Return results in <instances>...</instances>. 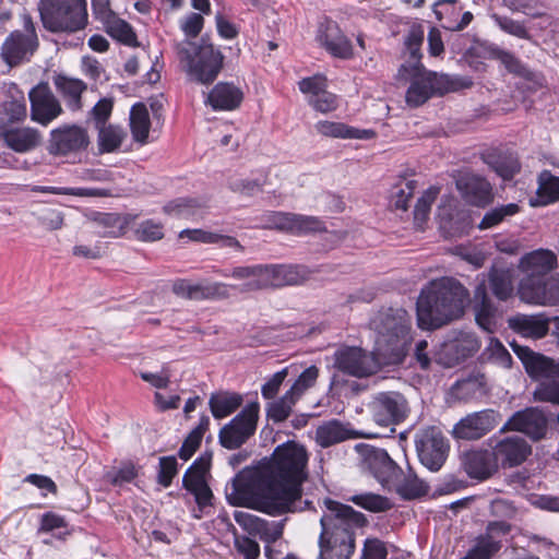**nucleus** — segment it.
<instances>
[{
	"instance_id": "1",
	"label": "nucleus",
	"mask_w": 559,
	"mask_h": 559,
	"mask_svg": "<svg viewBox=\"0 0 559 559\" xmlns=\"http://www.w3.org/2000/svg\"><path fill=\"white\" fill-rule=\"evenodd\" d=\"M308 452L297 442L288 441L274 450L269 460L260 462L250 479H235L227 492L229 503L245 506L271 516L300 512L310 501L302 499V483L308 477Z\"/></svg>"
},
{
	"instance_id": "2",
	"label": "nucleus",
	"mask_w": 559,
	"mask_h": 559,
	"mask_svg": "<svg viewBox=\"0 0 559 559\" xmlns=\"http://www.w3.org/2000/svg\"><path fill=\"white\" fill-rule=\"evenodd\" d=\"M374 332V352L368 353L357 346H341L333 354V367L355 378H365L376 373L380 361L376 355L385 359L401 358L411 345V317L401 308L382 309L370 320Z\"/></svg>"
},
{
	"instance_id": "3",
	"label": "nucleus",
	"mask_w": 559,
	"mask_h": 559,
	"mask_svg": "<svg viewBox=\"0 0 559 559\" xmlns=\"http://www.w3.org/2000/svg\"><path fill=\"white\" fill-rule=\"evenodd\" d=\"M323 503L317 559H349L356 548L355 531L364 527L367 519L348 504L332 499Z\"/></svg>"
},
{
	"instance_id": "4",
	"label": "nucleus",
	"mask_w": 559,
	"mask_h": 559,
	"mask_svg": "<svg viewBox=\"0 0 559 559\" xmlns=\"http://www.w3.org/2000/svg\"><path fill=\"white\" fill-rule=\"evenodd\" d=\"M468 298V290L453 277L431 281L416 304L419 326L431 330L460 318Z\"/></svg>"
},
{
	"instance_id": "5",
	"label": "nucleus",
	"mask_w": 559,
	"mask_h": 559,
	"mask_svg": "<svg viewBox=\"0 0 559 559\" xmlns=\"http://www.w3.org/2000/svg\"><path fill=\"white\" fill-rule=\"evenodd\" d=\"M174 48L187 74L198 83H212L223 68L224 55L209 37L176 41Z\"/></svg>"
},
{
	"instance_id": "6",
	"label": "nucleus",
	"mask_w": 559,
	"mask_h": 559,
	"mask_svg": "<svg viewBox=\"0 0 559 559\" xmlns=\"http://www.w3.org/2000/svg\"><path fill=\"white\" fill-rule=\"evenodd\" d=\"M40 16L52 33H76L88 24L86 0H41Z\"/></svg>"
},
{
	"instance_id": "7",
	"label": "nucleus",
	"mask_w": 559,
	"mask_h": 559,
	"mask_svg": "<svg viewBox=\"0 0 559 559\" xmlns=\"http://www.w3.org/2000/svg\"><path fill=\"white\" fill-rule=\"evenodd\" d=\"M222 275L242 281L243 283L239 287L241 292L294 285L299 281L296 267L287 265L238 266L230 274L224 272Z\"/></svg>"
},
{
	"instance_id": "8",
	"label": "nucleus",
	"mask_w": 559,
	"mask_h": 559,
	"mask_svg": "<svg viewBox=\"0 0 559 559\" xmlns=\"http://www.w3.org/2000/svg\"><path fill=\"white\" fill-rule=\"evenodd\" d=\"M90 135L86 128L75 123H64L50 131L47 151L57 157H75L86 151Z\"/></svg>"
},
{
	"instance_id": "9",
	"label": "nucleus",
	"mask_w": 559,
	"mask_h": 559,
	"mask_svg": "<svg viewBox=\"0 0 559 559\" xmlns=\"http://www.w3.org/2000/svg\"><path fill=\"white\" fill-rule=\"evenodd\" d=\"M38 47V38L29 19L24 31H13L1 45L0 57L9 68L28 62Z\"/></svg>"
},
{
	"instance_id": "10",
	"label": "nucleus",
	"mask_w": 559,
	"mask_h": 559,
	"mask_svg": "<svg viewBox=\"0 0 559 559\" xmlns=\"http://www.w3.org/2000/svg\"><path fill=\"white\" fill-rule=\"evenodd\" d=\"M259 411L260 406L257 402L248 404L221 429L218 433L221 444L229 450L241 447L255 432Z\"/></svg>"
},
{
	"instance_id": "11",
	"label": "nucleus",
	"mask_w": 559,
	"mask_h": 559,
	"mask_svg": "<svg viewBox=\"0 0 559 559\" xmlns=\"http://www.w3.org/2000/svg\"><path fill=\"white\" fill-rule=\"evenodd\" d=\"M369 411L376 424L388 427L403 423L409 414V405L399 392H379L372 396Z\"/></svg>"
},
{
	"instance_id": "12",
	"label": "nucleus",
	"mask_w": 559,
	"mask_h": 559,
	"mask_svg": "<svg viewBox=\"0 0 559 559\" xmlns=\"http://www.w3.org/2000/svg\"><path fill=\"white\" fill-rule=\"evenodd\" d=\"M418 457L424 466L437 472L444 464L449 444L442 432L436 427L420 429L415 435Z\"/></svg>"
},
{
	"instance_id": "13",
	"label": "nucleus",
	"mask_w": 559,
	"mask_h": 559,
	"mask_svg": "<svg viewBox=\"0 0 559 559\" xmlns=\"http://www.w3.org/2000/svg\"><path fill=\"white\" fill-rule=\"evenodd\" d=\"M496 464L502 468H513L524 463L532 454L531 444L520 436H492L488 440Z\"/></svg>"
},
{
	"instance_id": "14",
	"label": "nucleus",
	"mask_w": 559,
	"mask_h": 559,
	"mask_svg": "<svg viewBox=\"0 0 559 559\" xmlns=\"http://www.w3.org/2000/svg\"><path fill=\"white\" fill-rule=\"evenodd\" d=\"M518 294L522 301L543 307L559 305V274L540 278L528 284H519Z\"/></svg>"
},
{
	"instance_id": "15",
	"label": "nucleus",
	"mask_w": 559,
	"mask_h": 559,
	"mask_svg": "<svg viewBox=\"0 0 559 559\" xmlns=\"http://www.w3.org/2000/svg\"><path fill=\"white\" fill-rule=\"evenodd\" d=\"M500 421V415L493 409H484L468 414L453 428L457 439L477 440L493 430Z\"/></svg>"
},
{
	"instance_id": "16",
	"label": "nucleus",
	"mask_w": 559,
	"mask_h": 559,
	"mask_svg": "<svg viewBox=\"0 0 559 559\" xmlns=\"http://www.w3.org/2000/svg\"><path fill=\"white\" fill-rule=\"evenodd\" d=\"M558 259L549 249H536L524 254L519 261V270L523 274L519 284H528L547 277L557 267Z\"/></svg>"
},
{
	"instance_id": "17",
	"label": "nucleus",
	"mask_w": 559,
	"mask_h": 559,
	"mask_svg": "<svg viewBox=\"0 0 559 559\" xmlns=\"http://www.w3.org/2000/svg\"><path fill=\"white\" fill-rule=\"evenodd\" d=\"M210 464L211 456H201L186 471L182 479L183 487L194 496L200 511L212 504L213 493L205 479Z\"/></svg>"
},
{
	"instance_id": "18",
	"label": "nucleus",
	"mask_w": 559,
	"mask_h": 559,
	"mask_svg": "<svg viewBox=\"0 0 559 559\" xmlns=\"http://www.w3.org/2000/svg\"><path fill=\"white\" fill-rule=\"evenodd\" d=\"M0 141L16 153H27L39 146L41 134L35 128L11 123L0 118Z\"/></svg>"
},
{
	"instance_id": "19",
	"label": "nucleus",
	"mask_w": 559,
	"mask_h": 559,
	"mask_svg": "<svg viewBox=\"0 0 559 559\" xmlns=\"http://www.w3.org/2000/svg\"><path fill=\"white\" fill-rule=\"evenodd\" d=\"M229 286L218 282H192L180 278L173 283V293L189 300L223 299L229 297Z\"/></svg>"
},
{
	"instance_id": "20",
	"label": "nucleus",
	"mask_w": 559,
	"mask_h": 559,
	"mask_svg": "<svg viewBox=\"0 0 559 559\" xmlns=\"http://www.w3.org/2000/svg\"><path fill=\"white\" fill-rule=\"evenodd\" d=\"M519 431L537 441L545 437L547 419L545 414L537 407H527L514 413L502 426L500 432Z\"/></svg>"
},
{
	"instance_id": "21",
	"label": "nucleus",
	"mask_w": 559,
	"mask_h": 559,
	"mask_svg": "<svg viewBox=\"0 0 559 559\" xmlns=\"http://www.w3.org/2000/svg\"><path fill=\"white\" fill-rule=\"evenodd\" d=\"M316 39L334 58L350 59L354 55L350 39L333 21H325L319 25Z\"/></svg>"
},
{
	"instance_id": "22",
	"label": "nucleus",
	"mask_w": 559,
	"mask_h": 559,
	"mask_svg": "<svg viewBox=\"0 0 559 559\" xmlns=\"http://www.w3.org/2000/svg\"><path fill=\"white\" fill-rule=\"evenodd\" d=\"M32 120L47 126L61 115L59 100L46 87H35L29 92Z\"/></svg>"
},
{
	"instance_id": "23",
	"label": "nucleus",
	"mask_w": 559,
	"mask_h": 559,
	"mask_svg": "<svg viewBox=\"0 0 559 559\" xmlns=\"http://www.w3.org/2000/svg\"><path fill=\"white\" fill-rule=\"evenodd\" d=\"M235 521L250 535L258 536L266 543H274L283 535V522L266 521L248 512L238 511Z\"/></svg>"
},
{
	"instance_id": "24",
	"label": "nucleus",
	"mask_w": 559,
	"mask_h": 559,
	"mask_svg": "<svg viewBox=\"0 0 559 559\" xmlns=\"http://www.w3.org/2000/svg\"><path fill=\"white\" fill-rule=\"evenodd\" d=\"M515 352L522 360L526 372L535 380H549L559 378V364L527 347H518Z\"/></svg>"
},
{
	"instance_id": "25",
	"label": "nucleus",
	"mask_w": 559,
	"mask_h": 559,
	"mask_svg": "<svg viewBox=\"0 0 559 559\" xmlns=\"http://www.w3.org/2000/svg\"><path fill=\"white\" fill-rule=\"evenodd\" d=\"M365 463L374 478L386 488L401 474V468L383 449H368L365 455Z\"/></svg>"
},
{
	"instance_id": "26",
	"label": "nucleus",
	"mask_w": 559,
	"mask_h": 559,
	"mask_svg": "<svg viewBox=\"0 0 559 559\" xmlns=\"http://www.w3.org/2000/svg\"><path fill=\"white\" fill-rule=\"evenodd\" d=\"M461 465L469 477L478 480L491 477L499 469L491 449H478L463 453Z\"/></svg>"
},
{
	"instance_id": "27",
	"label": "nucleus",
	"mask_w": 559,
	"mask_h": 559,
	"mask_svg": "<svg viewBox=\"0 0 559 559\" xmlns=\"http://www.w3.org/2000/svg\"><path fill=\"white\" fill-rule=\"evenodd\" d=\"M273 217L275 229L293 235L300 236L325 230L324 223L317 216L277 212Z\"/></svg>"
},
{
	"instance_id": "28",
	"label": "nucleus",
	"mask_w": 559,
	"mask_h": 559,
	"mask_svg": "<svg viewBox=\"0 0 559 559\" xmlns=\"http://www.w3.org/2000/svg\"><path fill=\"white\" fill-rule=\"evenodd\" d=\"M456 187L469 203L477 206L487 204L491 199V186L480 176L463 175L457 179Z\"/></svg>"
},
{
	"instance_id": "29",
	"label": "nucleus",
	"mask_w": 559,
	"mask_h": 559,
	"mask_svg": "<svg viewBox=\"0 0 559 559\" xmlns=\"http://www.w3.org/2000/svg\"><path fill=\"white\" fill-rule=\"evenodd\" d=\"M3 90L5 98L1 105L3 114L1 118H4L11 123L23 122L27 117V106L24 93L13 82L5 83L3 85Z\"/></svg>"
},
{
	"instance_id": "30",
	"label": "nucleus",
	"mask_w": 559,
	"mask_h": 559,
	"mask_svg": "<svg viewBox=\"0 0 559 559\" xmlns=\"http://www.w3.org/2000/svg\"><path fill=\"white\" fill-rule=\"evenodd\" d=\"M409 74L412 83L406 92V103L411 107H418L426 103L431 96V92L421 73V67L403 64L399 70V75L406 78Z\"/></svg>"
},
{
	"instance_id": "31",
	"label": "nucleus",
	"mask_w": 559,
	"mask_h": 559,
	"mask_svg": "<svg viewBox=\"0 0 559 559\" xmlns=\"http://www.w3.org/2000/svg\"><path fill=\"white\" fill-rule=\"evenodd\" d=\"M316 131L329 138L370 140L376 133L371 129H358L343 122L320 120L314 124Z\"/></svg>"
},
{
	"instance_id": "32",
	"label": "nucleus",
	"mask_w": 559,
	"mask_h": 559,
	"mask_svg": "<svg viewBox=\"0 0 559 559\" xmlns=\"http://www.w3.org/2000/svg\"><path fill=\"white\" fill-rule=\"evenodd\" d=\"M242 92L230 83H217L207 95V104L214 110H234L242 100Z\"/></svg>"
},
{
	"instance_id": "33",
	"label": "nucleus",
	"mask_w": 559,
	"mask_h": 559,
	"mask_svg": "<svg viewBox=\"0 0 559 559\" xmlns=\"http://www.w3.org/2000/svg\"><path fill=\"white\" fill-rule=\"evenodd\" d=\"M512 330L524 337L542 338L549 330V319L544 314H518L509 320Z\"/></svg>"
},
{
	"instance_id": "34",
	"label": "nucleus",
	"mask_w": 559,
	"mask_h": 559,
	"mask_svg": "<svg viewBox=\"0 0 559 559\" xmlns=\"http://www.w3.org/2000/svg\"><path fill=\"white\" fill-rule=\"evenodd\" d=\"M356 433L340 420L332 419L318 426L316 429V442L321 448H329L333 444L356 438Z\"/></svg>"
},
{
	"instance_id": "35",
	"label": "nucleus",
	"mask_w": 559,
	"mask_h": 559,
	"mask_svg": "<svg viewBox=\"0 0 559 559\" xmlns=\"http://www.w3.org/2000/svg\"><path fill=\"white\" fill-rule=\"evenodd\" d=\"M131 221L130 215L121 216L116 213H97L93 217L98 236L104 238H118L124 235Z\"/></svg>"
},
{
	"instance_id": "36",
	"label": "nucleus",
	"mask_w": 559,
	"mask_h": 559,
	"mask_svg": "<svg viewBox=\"0 0 559 559\" xmlns=\"http://www.w3.org/2000/svg\"><path fill=\"white\" fill-rule=\"evenodd\" d=\"M475 299L477 301L475 311L478 325L485 331L492 333L497 325V310L487 297L484 282L476 287Z\"/></svg>"
},
{
	"instance_id": "37",
	"label": "nucleus",
	"mask_w": 559,
	"mask_h": 559,
	"mask_svg": "<svg viewBox=\"0 0 559 559\" xmlns=\"http://www.w3.org/2000/svg\"><path fill=\"white\" fill-rule=\"evenodd\" d=\"M53 83L69 109L76 111L82 108L81 96L86 90V84L83 81L58 75Z\"/></svg>"
},
{
	"instance_id": "38",
	"label": "nucleus",
	"mask_w": 559,
	"mask_h": 559,
	"mask_svg": "<svg viewBox=\"0 0 559 559\" xmlns=\"http://www.w3.org/2000/svg\"><path fill=\"white\" fill-rule=\"evenodd\" d=\"M421 73L432 95L456 92L471 85L469 81H465L461 78L437 72H426L423 68Z\"/></svg>"
},
{
	"instance_id": "39",
	"label": "nucleus",
	"mask_w": 559,
	"mask_h": 559,
	"mask_svg": "<svg viewBox=\"0 0 559 559\" xmlns=\"http://www.w3.org/2000/svg\"><path fill=\"white\" fill-rule=\"evenodd\" d=\"M511 526L503 521L490 522L486 533L481 535L475 546L483 550L489 558L501 548V537L509 534Z\"/></svg>"
},
{
	"instance_id": "40",
	"label": "nucleus",
	"mask_w": 559,
	"mask_h": 559,
	"mask_svg": "<svg viewBox=\"0 0 559 559\" xmlns=\"http://www.w3.org/2000/svg\"><path fill=\"white\" fill-rule=\"evenodd\" d=\"M97 146L102 154L117 152L127 138V133L120 126L105 124L96 128Z\"/></svg>"
},
{
	"instance_id": "41",
	"label": "nucleus",
	"mask_w": 559,
	"mask_h": 559,
	"mask_svg": "<svg viewBox=\"0 0 559 559\" xmlns=\"http://www.w3.org/2000/svg\"><path fill=\"white\" fill-rule=\"evenodd\" d=\"M209 404L212 415L216 419H222L241 406L242 396L235 392H218L211 395Z\"/></svg>"
},
{
	"instance_id": "42",
	"label": "nucleus",
	"mask_w": 559,
	"mask_h": 559,
	"mask_svg": "<svg viewBox=\"0 0 559 559\" xmlns=\"http://www.w3.org/2000/svg\"><path fill=\"white\" fill-rule=\"evenodd\" d=\"M151 128L150 114L146 106L138 103L130 110V129L133 140L138 143H147Z\"/></svg>"
},
{
	"instance_id": "43",
	"label": "nucleus",
	"mask_w": 559,
	"mask_h": 559,
	"mask_svg": "<svg viewBox=\"0 0 559 559\" xmlns=\"http://www.w3.org/2000/svg\"><path fill=\"white\" fill-rule=\"evenodd\" d=\"M396 491L404 499H416L427 493V486L416 475L408 474L396 476L394 481L388 488Z\"/></svg>"
},
{
	"instance_id": "44",
	"label": "nucleus",
	"mask_w": 559,
	"mask_h": 559,
	"mask_svg": "<svg viewBox=\"0 0 559 559\" xmlns=\"http://www.w3.org/2000/svg\"><path fill=\"white\" fill-rule=\"evenodd\" d=\"M538 202L531 200V204L546 205L559 201V177L552 176L550 171L544 170L538 178Z\"/></svg>"
},
{
	"instance_id": "45",
	"label": "nucleus",
	"mask_w": 559,
	"mask_h": 559,
	"mask_svg": "<svg viewBox=\"0 0 559 559\" xmlns=\"http://www.w3.org/2000/svg\"><path fill=\"white\" fill-rule=\"evenodd\" d=\"M484 159L504 180L511 179L520 170V163L512 154H487Z\"/></svg>"
},
{
	"instance_id": "46",
	"label": "nucleus",
	"mask_w": 559,
	"mask_h": 559,
	"mask_svg": "<svg viewBox=\"0 0 559 559\" xmlns=\"http://www.w3.org/2000/svg\"><path fill=\"white\" fill-rule=\"evenodd\" d=\"M105 32L114 39L132 46L136 43V35L132 26L124 20L120 19L118 14L103 24Z\"/></svg>"
},
{
	"instance_id": "47",
	"label": "nucleus",
	"mask_w": 559,
	"mask_h": 559,
	"mask_svg": "<svg viewBox=\"0 0 559 559\" xmlns=\"http://www.w3.org/2000/svg\"><path fill=\"white\" fill-rule=\"evenodd\" d=\"M489 284L493 295L500 300H507L512 292V275L509 270L492 269L489 273Z\"/></svg>"
},
{
	"instance_id": "48",
	"label": "nucleus",
	"mask_w": 559,
	"mask_h": 559,
	"mask_svg": "<svg viewBox=\"0 0 559 559\" xmlns=\"http://www.w3.org/2000/svg\"><path fill=\"white\" fill-rule=\"evenodd\" d=\"M200 207L195 200L179 198L165 204L163 211L176 218H191L200 212Z\"/></svg>"
},
{
	"instance_id": "49",
	"label": "nucleus",
	"mask_w": 559,
	"mask_h": 559,
	"mask_svg": "<svg viewBox=\"0 0 559 559\" xmlns=\"http://www.w3.org/2000/svg\"><path fill=\"white\" fill-rule=\"evenodd\" d=\"M349 500L356 506L374 513L385 512L393 507L386 497L371 492L355 495Z\"/></svg>"
},
{
	"instance_id": "50",
	"label": "nucleus",
	"mask_w": 559,
	"mask_h": 559,
	"mask_svg": "<svg viewBox=\"0 0 559 559\" xmlns=\"http://www.w3.org/2000/svg\"><path fill=\"white\" fill-rule=\"evenodd\" d=\"M134 237L142 242H154L164 238V225L154 219H144L134 228Z\"/></svg>"
},
{
	"instance_id": "51",
	"label": "nucleus",
	"mask_w": 559,
	"mask_h": 559,
	"mask_svg": "<svg viewBox=\"0 0 559 559\" xmlns=\"http://www.w3.org/2000/svg\"><path fill=\"white\" fill-rule=\"evenodd\" d=\"M520 207L515 203L504 204L487 212L480 223L479 229H488L500 224L504 218L513 216L519 212Z\"/></svg>"
},
{
	"instance_id": "52",
	"label": "nucleus",
	"mask_w": 559,
	"mask_h": 559,
	"mask_svg": "<svg viewBox=\"0 0 559 559\" xmlns=\"http://www.w3.org/2000/svg\"><path fill=\"white\" fill-rule=\"evenodd\" d=\"M298 402L296 397H294L288 391L285 394L270 403L267 407V416L276 423L284 421L292 413L293 407Z\"/></svg>"
},
{
	"instance_id": "53",
	"label": "nucleus",
	"mask_w": 559,
	"mask_h": 559,
	"mask_svg": "<svg viewBox=\"0 0 559 559\" xmlns=\"http://www.w3.org/2000/svg\"><path fill=\"white\" fill-rule=\"evenodd\" d=\"M319 377V369L316 366H310L305 369L299 377L295 380L293 385L287 390L298 401L300 397L312 386H314Z\"/></svg>"
},
{
	"instance_id": "54",
	"label": "nucleus",
	"mask_w": 559,
	"mask_h": 559,
	"mask_svg": "<svg viewBox=\"0 0 559 559\" xmlns=\"http://www.w3.org/2000/svg\"><path fill=\"white\" fill-rule=\"evenodd\" d=\"M491 19L496 25L504 33L521 39H531V35L524 23L515 21L509 16L491 14Z\"/></svg>"
},
{
	"instance_id": "55",
	"label": "nucleus",
	"mask_w": 559,
	"mask_h": 559,
	"mask_svg": "<svg viewBox=\"0 0 559 559\" xmlns=\"http://www.w3.org/2000/svg\"><path fill=\"white\" fill-rule=\"evenodd\" d=\"M138 471L132 463H123L120 467L109 471L105 474L106 481L114 486H123L135 479Z\"/></svg>"
},
{
	"instance_id": "56",
	"label": "nucleus",
	"mask_w": 559,
	"mask_h": 559,
	"mask_svg": "<svg viewBox=\"0 0 559 559\" xmlns=\"http://www.w3.org/2000/svg\"><path fill=\"white\" fill-rule=\"evenodd\" d=\"M461 11L462 7L457 5L456 0H437L433 3V12L437 19L443 22L445 28H448V22L459 17Z\"/></svg>"
},
{
	"instance_id": "57",
	"label": "nucleus",
	"mask_w": 559,
	"mask_h": 559,
	"mask_svg": "<svg viewBox=\"0 0 559 559\" xmlns=\"http://www.w3.org/2000/svg\"><path fill=\"white\" fill-rule=\"evenodd\" d=\"M486 353L488 354L489 360L493 364L503 368L511 367L512 356L499 340L490 337L486 347Z\"/></svg>"
},
{
	"instance_id": "58",
	"label": "nucleus",
	"mask_w": 559,
	"mask_h": 559,
	"mask_svg": "<svg viewBox=\"0 0 559 559\" xmlns=\"http://www.w3.org/2000/svg\"><path fill=\"white\" fill-rule=\"evenodd\" d=\"M215 27L219 37L225 40H233L240 33L239 25L231 22L223 11L215 13Z\"/></svg>"
},
{
	"instance_id": "59",
	"label": "nucleus",
	"mask_w": 559,
	"mask_h": 559,
	"mask_svg": "<svg viewBox=\"0 0 559 559\" xmlns=\"http://www.w3.org/2000/svg\"><path fill=\"white\" fill-rule=\"evenodd\" d=\"M177 472L178 463L175 456H164L159 459L158 483L165 488L170 486Z\"/></svg>"
},
{
	"instance_id": "60",
	"label": "nucleus",
	"mask_w": 559,
	"mask_h": 559,
	"mask_svg": "<svg viewBox=\"0 0 559 559\" xmlns=\"http://www.w3.org/2000/svg\"><path fill=\"white\" fill-rule=\"evenodd\" d=\"M301 93L309 97H316L326 90V79L321 74L305 78L298 83Z\"/></svg>"
},
{
	"instance_id": "61",
	"label": "nucleus",
	"mask_w": 559,
	"mask_h": 559,
	"mask_svg": "<svg viewBox=\"0 0 559 559\" xmlns=\"http://www.w3.org/2000/svg\"><path fill=\"white\" fill-rule=\"evenodd\" d=\"M534 399L559 405V382H542L534 391Z\"/></svg>"
},
{
	"instance_id": "62",
	"label": "nucleus",
	"mask_w": 559,
	"mask_h": 559,
	"mask_svg": "<svg viewBox=\"0 0 559 559\" xmlns=\"http://www.w3.org/2000/svg\"><path fill=\"white\" fill-rule=\"evenodd\" d=\"M308 103L313 109L322 114L333 111L337 108V97L326 90L316 97H309Z\"/></svg>"
},
{
	"instance_id": "63",
	"label": "nucleus",
	"mask_w": 559,
	"mask_h": 559,
	"mask_svg": "<svg viewBox=\"0 0 559 559\" xmlns=\"http://www.w3.org/2000/svg\"><path fill=\"white\" fill-rule=\"evenodd\" d=\"M234 546L243 559H258L260 556L259 544L247 536H235Z\"/></svg>"
},
{
	"instance_id": "64",
	"label": "nucleus",
	"mask_w": 559,
	"mask_h": 559,
	"mask_svg": "<svg viewBox=\"0 0 559 559\" xmlns=\"http://www.w3.org/2000/svg\"><path fill=\"white\" fill-rule=\"evenodd\" d=\"M388 550L383 542L373 538L367 539L360 559H386Z\"/></svg>"
}]
</instances>
